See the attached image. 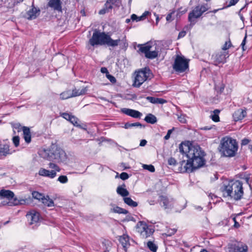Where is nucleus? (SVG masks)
Returning <instances> with one entry per match:
<instances>
[{"label":"nucleus","instance_id":"1","mask_svg":"<svg viewBox=\"0 0 252 252\" xmlns=\"http://www.w3.org/2000/svg\"><path fill=\"white\" fill-rule=\"evenodd\" d=\"M179 151L185 154L188 158L186 163L185 160L181 162V167H184V171L191 172L193 169L203 166L205 160L204 159V153L198 145H191L182 143L179 147Z\"/></svg>","mask_w":252,"mask_h":252},{"label":"nucleus","instance_id":"2","mask_svg":"<svg viewBox=\"0 0 252 252\" xmlns=\"http://www.w3.org/2000/svg\"><path fill=\"white\" fill-rule=\"evenodd\" d=\"M221 190L224 197H228L231 200H239L244 195L243 183L239 180L231 181L227 184H224Z\"/></svg>","mask_w":252,"mask_h":252},{"label":"nucleus","instance_id":"3","mask_svg":"<svg viewBox=\"0 0 252 252\" xmlns=\"http://www.w3.org/2000/svg\"><path fill=\"white\" fill-rule=\"evenodd\" d=\"M43 158L57 163H63L67 160L64 151L56 144H52L48 149H43L39 152Z\"/></svg>","mask_w":252,"mask_h":252},{"label":"nucleus","instance_id":"4","mask_svg":"<svg viewBox=\"0 0 252 252\" xmlns=\"http://www.w3.org/2000/svg\"><path fill=\"white\" fill-rule=\"evenodd\" d=\"M121 41L120 38L113 39L108 33L101 32L95 29L92 37L89 39V43L93 46L107 45L109 47H115L119 44Z\"/></svg>","mask_w":252,"mask_h":252},{"label":"nucleus","instance_id":"5","mask_svg":"<svg viewBox=\"0 0 252 252\" xmlns=\"http://www.w3.org/2000/svg\"><path fill=\"white\" fill-rule=\"evenodd\" d=\"M219 150L225 157H234L238 150V145L236 140L227 136L223 137L220 140Z\"/></svg>","mask_w":252,"mask_h":252},{"label":"nucleus","instance_id":"6","mask_svg":"<svg viewBox=\"0 0 252 252\" xmlns=\"http://www.w3.org/2000/svg\"><path fill=\"white\" fill-rule=\"evenodd\" d=\"M138 52L145 54L146 58L153 59L158 57V51L156 44L152 42H147L144 44H138Z\"/></svg>","mask_w":252,"mask_h":252},{"label":"nucleus","instance_id":"7","mask_svg":"<svg viewBox=\"0 0 252 252\" xmlns=\"http://www.w3.org/2000/svg\"><path fill=\"white\" fill-rule=\"evenodd\" d=\"M0 198L3 199L4 205L16 206L22 204L24 200H19L14 197V193L10 190H1L0 191Z\"/></svg>","mask_w":252,"mask_h":252},{"label":"nucleus","instance_id":"8","mask_svg":"<svg viewBox=\"0 0 252 252\" xmlns=\"http://www.w3.org/2000/svg\"><path fill=\"white\" fill-rule=\"evenodd\" d=\"M133 86L139 87L146 80L152 77V74L149 68H144L135 72Z\"/></svg>","mask_w":252,"mask_h":252},{"label":"nucleus","instance_id":"9","mask_svg":"<svg viewBox=\"0 0 252 252\" xmlns=\"http://www.w3.org/2000/svg\"><path fill=\"white\" fill-rule=\"evenodd\" d=\"M135 229L136 231L140 234L142 238H148L152 235L154 232V230L152 227L148 225L147 224L143 221H139L135 226Z\"/></svg>","mask_w":252,"mask_h":252},{"label":"nucleus","instance_id":"10","mask_svg":"<svg viewBox=\"0 0 252 252\" xmlns=\"http://www.w3.org/2000/svg\"><path fill=\"white\" fill-rule=\"evenodd\" d=\"M208 9L207 4L196 6L190 12L188 16L189 22L192 24L195 23V19L199 18L202 14Z\"/></svg>","mask_w":252,"mask_h":252},{"label":"nucleus","instance_id":"11","mask_svg":"<svg viewBox=\"0 0 252 252\" xmlns=\"http://www.w3.org/2000/svg\"><path fill=\"white\" fill-rule=\"evenodd\" d=\"M173 69L177 72H185L189 68V61L184 56L177 55L173 65Z\"/></svg>","mask_w":252,"mask_h":252},{"label":"nucleus","instance_id":"12","mask_svg":"<svg viewBox=\"0 0 252 252\" xmlns=\"http://www.w3.org/2000/svg\"><path fill=\"white\" fill-rule=\"evenodd\" d=\"M49 168L51 170L41 168L38 171L40 176L48 177L51 179L55 178L57 175V172H60L61 168L55 163L50 162L48 164Z\"/></svg>","mask_w":252,"mask_h":252},{"label":"nucleus","instance_id":"13","mask_svg":"<svg viewBox=\"0 0 252 252\" xmlns=\"http://www.w3.org/2000/svg\"><path fill=\"white\" fill-rule=\"evenodd\" d=\"M27 218L29 220H30L31 224L37 222L40 219V216L38 212L35 210H31L29 212L27 215Z\"/></svg>","mask_w":252,"mask_h":252},{"label":"nucleus","instance_id":"14","mask_svg":"<svg viewBox=\"0 0 252 252\" xmlns=\"http://www.w3.org/2000/svg\"><path fill=\"white\" fill-rule=\"evenodd\" d=\"M226 54L224 52H220L212 56V60L215 65L225 62Z\"/></svg>","mask_w":252,"mask_h":252},{"label":"nucleus","instance_id":"15","mask_svg":"<svg viewBox=\"0 0 252 252\" xmlns=\"http://www.w3.org/2000/svg\"><path fill=\"white\" fill-rule=\"evenodd\" d=\"M121 111L123 113L134 118H140L142 115L141 113L133 109L125 108L122 109Z\"/></svg>","mask_w":252,"mask_h":252},{"label":"nucleus","instance_id":"16","mask_svg":"<svg viewBox=\"0 0 252 252\" xmlns=\"http://www.w3.org/2000/svg\"><path fill=\"white\" fill-rule=\"evenodd\" d=\"M160 198V203L165 209L173 207L174 202L172 198H168L165 196H161Z\"/></svg>","mask_w":252,"mask_h":252},{"label":"nucleus","instance_id":"17","mask_svg":"<svg viewBox=\"0 0 252 252\" xmlns=\"http://www.w3.org/2000/svg\"><path fill=\"white\" fill-rule=\"evenodd\" d=\"M40 10L34 7H32L28 10L25 15V17L29 19H34L39 14Z\"/></svg>","mask_w":252,"mask_h":252},{"label":"nucleus","instance_id":"18","mask_svg":"<svg viewBox=\"0 0 252 252\" xmlns=\"http://www.w3.org/2000/svg\"><path fill=\"white\" fill-rule=\"evenodd\" d=\"M246 110L242 109H239L235 111L233 114V118L235 121H241L246 116Z\"/></svg>","mask_w":252,"mask_h":252},{"label":"nucleus","instance_id":"19","mask_svg":"<svg viewBox=\"0 0 252 252\" xmlns=\"http://www.w3.org/2000/svg\"><path fill=\"white\" fill-rule=\"evenodd\" d=\"M62 2L61 0H49L48 5L55 10L62 11Z\"/></svg>","mask_w":252,"mask_h":252},{"label":"nucleus","instance_id":"20","mask_svg":"<svg viewBox=\"0 0 252 252\" xmlns=\"http://www.w3.org/2000/svg\"><path fill=\"white\" fill-rule=\"evenodd\" d=\"M119 241L123 247L125 251H126L127 248L130 245L129 236L126 234H124L120 237Z\"/></svg>","mask_w":252,"mask_h":252},{"label":"nucleus","instance_id":"21","mask_svg":"<svg viewBox=\"0 0 252 252\" xmlns=\"http://www.w3.org/2000/svg\"><path fill=\"white\" fill-rule=\"evenodd\" d=\"M11 154L9 146L7 144H0V158Z\"/></svg>","mask_w":252,"mask_h":252},{"label":"nucleus","instance_id":"22","mask_svg":"<svg viewBox=\"0 0 252 252\" xmlns=\"http://www.w3.org/2000/svg\"><path fill=\"white\" fill-rule=\"evenodd\" d=\"M111 208L110 211L112 212L115 213H118V214H126L128 213V211L123 208H122L119 206H115L113 204H111Z\"/></svg>","mask_w":252,"mask_h":252},{"label":"nucleus","instance_id":"23","mask_svg":"<svg viewBox=\"0 0 252 252\" xmlns=\"http://www.w3.org/2000/svg\"><path fill=\"white\" fill-rule=\"evenodd\" d=\"M23 131L25 141L29 143L31 141V134L30 128L26 126H23Z\"/></svg>","mask_w":252,"mask_h":252},{"label":"nucleus","instance_id":"24","mask_svg":"<svg viewBox=\"0 0 252 252\" xmlns=\"http://www.w3.org/2000/svg\"><path fill=\"white\" fill-rule=\"evenodd\" d=\"M125 185L124 184L122 186H119L117 189V192L119 195L123 197H126V196L129 195V192L125 188Z\"/></svg>","mask_w":252,"mask_h":252},{"label":"nucleus","instance_id":"25","mask_svg":"<svg viewBox=\"0 0 252 252\" xmlns=\"http://www.w3.org/2000/svg\"><path fill=\"white\" fill-rule=\"evenodd\" d=\"M146 99L153 104H163L166 102V101L164 99L152 96H147Z\"/></svg>","mask_w":252,"mask_h":252},{"label":"nucleus","instance_id":"26","mask_svg":"<svg viewBox=\"0 0 252 252\" xmlns=\"http://www.w3.org/2000/svg\"><path fill=\"white\" fill-rule=\"evenodd\" d=\"M87 91L86 88H83L81 89L76 90V89L71 92L72 97H75L85 94Z\"/></svg>","mask_w":252,"mask_h":252},{"label":"nucleus","instance_id":"27","mask_svg":"<svg viewBox=\"0 0 252 252\" xmlns=\"http://www.w3.org/2000/svg\"><path fill=\"white\" fill-rule=\"evenodd\" d=\"M42 203L48 207L54 206V203L53 200L51 199L49 196H45L42 200Z\"/></svg>","mask_w":252,"mask_h":252},{"label":"nucleus","instance_id":"28","mask_svg":"<svg viewBox=\"0 0 252 252\" xmlns=\"http://www.w3.org/2000/svg\"><path fill=\"white\" fill-rule=\"evenodd\" d=\"M144 120L148 123L154 124L157 122V119L154 115L149 114L145 117Z\"/></svg>","mask_w":252,"mask_h":252},{"label":"nucleus","instance_id":"29","mask_svg":"<svg viewBox=\"0 0 252 252\" xmlns=\"http://www.w3.org/2000/svg\"><path fill=\"white\" fill-rule=\"evenodd\" d=\"M120 0H107L106 2V6L108 8H112L113 5L119 6Z\"/></svg>","mask_w":252,"mask_h":252},{"label":"nucleus","instance_id":"30","mask_svg":"<svg viewBox=\"0 0 252 252\" xmlns=\"http://www.w3.org/2000/svg\"><path fill=\"white\" fill-rule=\"evenodd\" d=\"M123 199L125 203L130 207H135L138 205L137 203L133 201L130 197H124Z\"/></svg>","mask_w":252,"mask_h":252},{"label":"nucleus","instance_id":"31","mask_svg":"<svg viewBox=\"0 0 252 252\" xmlns=\"http://www.w3.org/2000/svg\"><path fill=\"white\" fill-rule=\"evenodd\" d=\"M72 97L71 92L69 90L64 91L60 94V98L62 100L66 99Z\"/></svg>","mask_w":252,"mask_h":252},{"label":"nucleus","instance_id":"32","mask_svg":"<svg viewBox=\"0 0 252 252\" xmlns=\"http://www.w3.org/2000/svg\"><path fill=\"white\" fill-rule=\"evenodd\" d=\"M236 252H247L248 247L246 245L242 244H238L236 245Z\"/></svg>","mask_w":252,"mask_h":252},{"label":"nucleus","instance_id":"33","mask_svg":"<svg viewBox=\"0 0 252 252\" xmlns=\"http://www.w3.org/2000/svg\"><path fill=\"white\" fill-rule=\"evenodd\" d=\"M220 111L218 109H216L213 111V114L211 115L212 120L214 122H218L220 121L219 114Z\"/></svg>","mask_w":252,"mask_h":252},{"label":"nucleus","instance_id":"34","mask_svg":"<svg viewBox=\"0 0 252 252\" xmlns=\"http://www.w3.org/2000/svg\"><path fill=\"white\" fill-rule=\"evenodd\" d=\"M236 244H229L225 248V252H236Z\"/></svg>","mask_w":252,"mask_h":252},{"label":"nucleus","instance_id":"35","mask_svg":"<svg viewBox=\"0 0 252 252\" xmlns=\"http://www.w3.org/2000/svg\"><path fill=\"white\" fill-rule=\"evenodd\" d=\"M133 126H140V127H143V126L141 124H140L139 122L134 123H126L125 124L124 128L126 129H128L130 127H133Z\"/></svg>","mask_w":252,"mask_h":252},{"label":"nucleus","instance_id":"36","mask_svg":"<svg viewBox=\"0 0 252 252\" xmlns=\"http://www.w3.org/2000/svg\"><path fill=\"white\" fill-rule=\"evenodd\" d=\"M32 197L39 200H42L45 196L43 194H41L37 191H33L32 193Z\"/></svg>","mask_w":252,"mask_h":252},{"label":"nucleus","instance_id":"37","mask_svg":"<svg viewBox=\"0 0 252 252\" xmlns=\"http://www.w3.org/2000/svg\"><path fill=\"white\" fill-rule=\"evenodd\" d=\"M147 246L148 248L152 252H156L157 250V246L153 243L152 241H149L147 243Z\"/></svg>","mask_w":252,"mask_h":252},{"label":"nucleus","instance_id":"38","mask_svg":"<svg viewBox=\"0 0 252 252\" xmlns=\"http://www.w3.org/2000/svg\"><path fill=\"white\" fill-rule=\"evenodd\" d=\"M142 167L144 169L148 170L151 172H154L155 171L154 166L151 164H150V165L143 164Z\"/></svg>","mask_w":252,"mask_h":252},{"label":"nucleus","instance_id":"39","mask_svg":"<svg viewBox=\"0 0 252 252\" xmlns=\"http://www.w3.org/2000/svg\"><path fill=\"white\" fill-rule=\"evenodd\" d=\"M58 181L61 183L65 184L68 182V178L66 176L61 175L58 178Z\"/></svg>","mask_w":252,"mask_h":252},{"label":"nucleus","instance_id":"40","mask_svg":"<svg viewBox=\"0 0 252 252\" xmlns=\"http://www.w3.org/2000/svg\"><path fill=\"white\" fill-rule=\"evenodd\" d=\"M112 8H108L107 6H106V3L104 5V7L99 10V14L100 15L104 14L105 13L108 12L110 11V10H111Z\"/></svg>","mask_w":252,"mask_h":252},{"label":"nucleus","instance_id":"41","mask_svg":"<svg viewBox=\"0 0 252 252\" xmlns=\"http://www.w3.org/2000/svg\"><path fill=\"white\" fill-rule=\"evenodd\" d=\"M73 125L77 126L78 125V119L74 116H71L69 121Z\"/></svg>","mask_w":252,"mask_h":252},{"label":"nucleus","instance_id":"42","mask_svg":"<svg viewBox=\"0 0 252 252\" xmlns=\"http://www.w3.org/2000/svg\"><path fill=\"white\" fill-rule=\"evenodd\" d=\"M12 126L13 129H16L18 132L20 131L21 130H23V127H22L20 124L19 123L14 124L12 125Z\"/></svg>","mask_w":252,"mask_h":252},{"label":"nucleus","instance_id":"43","mask_svg":"<svg viewBox=\"0 0 252 252\" xmlns=\"http://www.w3.org/2000/svg\"><path fill=\"white\" fill-rule=\"evenodd\" d=\"M19 140L20 138L18 136H14L13 137L12 141L15 147H18L19 146Z\"/></svg>","mask_w":252,"mask_h":252},{"label":"nucleus","instance_id":"44","mask_svg":"<svg viewBox=\"0 0 252 252\" xmlns=\"http://www.w3.org/2000/svg\"><path fill=\"white\" fill-rule=\"evenodd\" d=\"M140 16L138 17L136 14H133L131 15V19L132 21H136V22L143 20V19H140Z\"/></svg>","mask_w":252,"mask_h":252},{"label":"nucleus","instance_id":"45","mask_svg":"<svg viewBox=\"0 0 252 252\" xmlns=\"http://www.w3.org/2000/svg\"><path fill=\"white\" fill-rule=\"evenodd\" d=\"M231 43L230 41L225 42V44L222 47V49L223 50H226L229 48V47L231 46Z\"/></svg>","mask_w":252,"mask_h":252},{"label":"nucleus","instance_id":"46","mask_svg":"<svg viewBox=\"0 0 252 252\" xmlns=\"http://www.w3.org/2000/svg\"><path fill=\"white\" fill-rule=\"evenodd\" d=\"M120 177L121 179L123 180H125L126 179H127L129 178V176L128 174L126 172H122L120 175Z\"/></svg>","mask_w":252,"mask_h":252},{"label":"nucleus","instance_id":"47","mask_svg":"<svg viewBox=\"0 0 252 252\" xmlns=\"http://www.w3.org/2000/svg\"><path fill=\"white\" fill-rule=\"evenodd\" d=\"M106 76L111 82L115 83L116 82L115 78L114 76H112L111 75L109 74V73L106 74Z\"/></svg>","mask_w":252,"mask_h":252},{"label":"nucleus","instance_id":"48","mask_svg":"<svg viewBox=\"0 0 252 252\" xmlns=\"http://www.w3.org/2000/svg\"><path fill=\"white\" fill-rule=\"evenodd\" d=\"M71 116L72 115H70V114H69L67 113H63L61 114V116H62L64 119H65L68 121H69Z\"/></svg>","mask_w":252,"mask_h":252},{"label":"nucleus","instance_id":"49","mask_svg":"<svg viewBox=\"0 0 252 252\" xmlns=\"http://www.w3.org/2000/svg\"><path fill=\"white\" fill-rule=\"evenodd\" d=\"M168 163L170 165H175L176 164V161L175 158H170L168 160Z\"/></svg>","mask_w":252,"mask_h":252},{"label":"nucleus","instance_id":"50","mask_svg":"<svg viewBox=\"0 0 252 252\" xmlns=\"http://www.w3.org/2000/svg\"><path fill=\"white\" fill-rule=\"evenodd\" d=\"M174 128H173L171 129H169L168 130L167 133L166 135L164 136V138L165 140H168L169 139L170 137V135L172 133L173 130H174Z\"/></svg>","mask_w":252,"mask_h":252},{"label":"nucleus","instance_id":"51","mask_svg":"<svg viewBox=\"0 0 252 252\" xmlns=\"http://www.w3.org/2000/svg\"><path fill=\"white\" fill-rule=\"evenodd\" d=\"M178 120L182 123L185 124L186 123V120L184 116L181 115L179 116Z\"/></svg>","mask_w":252,"mask_h":252},{"label":"nucleus","instance_id":"52","mask_svg":"<svg viewBox=\"0 0 252 252\" xmlns=\"http://www.w3.org/2000/svg\"><path fill=\"white\" fill-rule=\"evenodd\" d=\"M176 232V229H175L174 228L171 229L167 231V235L171 236V235L174 234Z\"/></svg>","mask_w":252,"mask_h":252},{"label":"nucleus","instance_id":"53","mask_svg":"<svg viewBox=\"0 0 252 252\" xmlns=\"http://www.w3.org/2000/svg\"><path fill=\"white\" fill-rule=\"evenodd\" d=\"M238 1L239 0H230L228 6H230L232 5H234L238 2Z\"/></svg>","mask_w":252,"mask_h":252},{"label":"nucleus","instance_id":"54","mask_svg":"<svg viewBox=\"0 0 252 252\" xmlns=\"http://www.w3.org/2000/svg\"><path fill=\"white\" fill-rule=\"evenodd\" d=\"M246 38H247V35H245L242 43H241V46L242 47V49H243V50H245V49L244 48V47H245V45L246 44Z\"/></svg>","mask_w":252,"mask_h":252},{"label":"nucleus","instance_id":"55","mask_svg":"<svg viewBox=\"0 0 252 252\" xmlns=\"http://www.w3.org/2000/svg\"><path fill=\"white\" fill-rule=\"evenodd\" d=\"M186 34V32L185 31H182L179 32L178 35V38H180L184 37Z\"/></svg>","mask_w":252,"mask_h":252},{"label":"nucleus","instance_id":"56","mask_svg":"<svg viewBox=\"0 0 252 252\" xmlns=\"http://www.w3.org/2000/svg\"><path fill=\"white\" fill-rule=\"evenodd\" d=\"M100 71L102 73H106V75L108 74L109 73L107 68H106L105 67H101Z\"/></svg>","mask_w":252,"mask_h":252},{"label":"nucleus","instance_id":"57","mask_svg":"<svg viewBox=\"0 0 252 252\" xmlns=\"http://www.w3.org/2000/svg\"><path fill=\"white\" fill-rule=\"evenodd\" d=\"M149 14V12L148 11H145L144 13L140 16V19H144L146 16Z\"/></svg>","mask_w":252,"mask_h":252},{"label":"nucleus","instance_id":"58","mask_svg":"<svg viewBox=\"0 0 252 252\" xmlns=\"http://www.w3.org/2000/svg\"><path fill=\"white\" fill-rule=\"evenodd\" d=\"M172 13H170L168 14L167 15L166 19V20L167 21L170 22V21H171L172 20Z\"/></svg>","mask_w":252,"mask_h":252},{"label":"nucleus","instance_id":"59","mask_svg":"<svg viewBox=\"0 0 252 252\" xmlns=\"http://www.w3.org/2000/svg\"><path fill=\"white\" fill-rule=\"evenodd\" d=\"M249 142H250V141L249 139H244L242 141V145H246L248 144Z\"/></svg>","mask_w":252,"mask_h":252},{"label":"nucleus","instance_id":"60","mask_svg":"<svg viewBox=\"0 0 252 252\" xmlns=\"http://www.w3.org/2000/svg\"><path fill=\"white\" fill-rule=\"evenodd\" d=\"M147 142L146 140H142L141 141H140V146H142V147H143L144 146H145L147 144Z\"/></svg>","mask_w":252,"mask_h":252},{"label":"nucleus","instance_id":"61","mask_svg":"<svg viewBox=\"0 0 252 252\" xmlns=\"http://www.w3.org/2000/svg\"><path fill=\"white\" fill-rule=\"evenodd\" d=\"M126 219L128 221L129 220L135 221V220H134V218L131 217V216H127L126 217Z\"/></svg>","mask_w":252,"mask_h":252},{"label":"nucleus","instance_id":"62","mask_svg":"<svg viewBox=\"0 0 252 252\" xmlns=\"http://www.w3.org/2000/svg\"><path fill=\"white\" fill-rule=\"evenodd\" d=\"M195 208L198 211H201L202 209V207L199 206H195Z\"/></svg>","mask_w":252,"mask_h":252},{"label":"nucleus","instance_id":"63","mask_svg":"<svg viewBox=\"0 0 252 252\" xmlns=\"http://www.w3.org/2000/svg\"><path fill=\"white\" fill-rule=\"evenodd\" d=\"M240 226L238 222H237V221H235V222L234 223V226L236 228H238Z\"/></svg>","mask_w":252,"mask_h":252},{"label":"nucleus","instance_id":"64","mask_svg":"<svg viewBox=\"0 0 252 252\" xmlns=\"http://www.w3.org/2000/svg\"><path fill=\"white\" fill-rule=\"evenodd\" d=\"M155 15L156 16V24L157 25L159 21V17L156 13H155Z\"/></svg>","mask_w":252,"mask_h":252}]
</instances>
